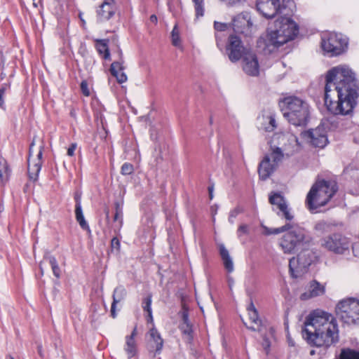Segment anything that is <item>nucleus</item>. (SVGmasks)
<instances>
[{
  "instance_id": "nucleus-1",
  "label": "nucleus",
  "mask_w": 359,
  "mask_h": 359,
  "mask_svg": "<svg viewBox=\"0 0 359 359\" xmlns=\"http://www.w3.org/2000/svg\"><path fill=\"white\" fill-rule=\"evenodd\" d=\"M325 104L334 115H348L357 104L359 83L355 73L346 65L334 67L325 77Z\"/></svg>"
},
{
  "instance_id": "nucleus-2",
  "label": "nucleus",
  "mask_w": 359,
  "mask_h": 359,
  "mask_svg": "<svg viewBox=\"0 0 359 359\" xmlns=\"http://www.w3.org/2000/svg\"><path fill=\"white\" fill-rule=\"evenodd\" d=\"M302 336L310 346L327 350L339 341L337 321L327 312L313 311L306 317Z\"/></svg>"
},
{
  "instance_id": "nucleus-3",
  "label": "nucleus",
  "mask_w": 359,
  "mask_h": 359,
  "mask_svg": "<svg viewBox=\"0 0 359 359\" xmlns=\"http://www.w3.org/2000/svg\"><path fill=\"white\" fill-rule=\"evenodd\" d=\"M290 16L282 15L278 18L274 22V28H269L267 33L257 39V46L270 53L293 40L299 33V27Z\"/></svg>"
},
{
  "instance_id": "nucleus-4",
  "label": "nucleus",
  "mask_w": 359,
  "mask_h": 359,
  "mask_svg": "<svg viewBox=\"0 0 359 359\" xmlns=\"http://www.w3.org/2000/svg\"><path fill=\"white\" fill-rule=\"evenodd\" d=\"M281 111L288 122L295 126H306L309 122V105L296 96L285 97L282 101Z\"/></svg>"
},
{
  "instance_id": "nucleus-5",
  "label": "nucleus",
  "mask_w": 359,
  "mask_h": 359,
  "mask_svg": "<svg viewBox=\"0 0 359 359\" xmlns=\"http://www.w3.org/2000/svg\"><path fill=\"white\" fill-rule=\"evenodd\" d=\"M311 240V237L304 228L290 224V229L280 238L279 245L285 254L291 255L302 248L309 247Z\"/></svg>"
},
{
  "instance_id": "nucleus-6",
  "label": "nucleus",
  "mask_w": 359,
  "mask_h": 359,
  "mask_svg": "<svg viewBox=\"0 0 359 359\" xmlns=\"http://www.w3.org/2000/svg\"><path fill=\"white\" fill-rule=\"evenodd\" d=\"M257 11L266 18H274L277 14L292 15L295 7L292 0H257Z\"/></svg>"
},
{
  "instance_id": "nucleus-7",
  "label": "nucleus",
  "mask_w": 359,
  "mask_h": 359,
  "mask_svg": "<svg viewBox=\"0 0 359 359\" xmlns=\"http://www.w3.org/2000/svg\"><path fill=\"white\" fill-rule=\"evenodd\" d=\"M297 257H293L289 261V271L292 278H299L307 273L309 267L317 261L318 256L316 252L308 247L300 249Z\"/></svg>"
},
{
  "instance_id": "nucleus-8",
  "label": "nucleus",
  "mask_w": 359,
  "mask_h": 359,
  "mask_svg": "<svg viewBox=\"0 0 359 359\" xmlns=\"http://www.w3.org/2000/svg\"><path fill=\"white\" fill-rule=\"evenodd\" d=\"M338 189V184L335 181L318 178L309 191L305 202H329Z\"/></svg>"
},
{
  "instance_id": "nucleus-9",
  "label": "nucleus",
  "mask_w": 359,
  "mask_h": 359,
  "mask_svg": "<svg viewBox=\"0 0 359 359\" xmlns=\"http://www.w3.org/2000/svg\"><path fill=\"white\" fill-rule=\"evenodd\" d=\"M335 311L343 323L356 324L359 320V299L354 297L342 299L337 304Z\"/></svg>"
},
{
  "instance_id": "nucleus-10",
  "label": "nucleus",
  "mask_w": 359,
  "mask_h": 359,
  "mask_svg": "<svg viewBox=\"0 0 359 359\" xmlns=\"http://www.w3.org/2000/svg\"><path fill=\"white\" fill-rule=\"evenodd\" d=\"M348 39L341 34L330 33L322 38L321 47L330 56H337L345 53L348 48Z\"/></svg>"
},
{
  "instance_id": "nucleus-11",
  "label": "nucleus",
  "mask_w": 359,
  "mask_h": 359,
  "mask_svg": "<svg viewBox=\"0 0 359 359\" xmlns=\"http://www.w3.org/2000/svg\"><path fill=\"white\" fill-rule=\"evenodd\" d=\"M146 339V348L150 357L155 358L156 355L161 353L164 340L155 326L151 327L147 332Z\"/></svg>"
},
{
  "instance_id": "nucleus-12",
  "label": "nucleus",
  "mask_w": 359,
  "mask_h": 359,
  "mask_svg": "<svg viewBox=\"0 0 359 359\" xmlns=\"http://www.w3.org/2000/svg\"><path fill=\"white\" fill-rule=\"evenodd\" d=\"M244 47L241 39L233 34H231L228 38V43L226 46V51L229 60L232 62H236L241 59V57L249 51Z\"/></svg>"
},
{
  "instance_id": "nucleus-13",
  "label": "nucleus",
  "mask_w": 359,
  "mask_h": 359,
  "mask_svg": "<svg viewBox=\"0 0 359 359\" xmlns=\"http://www.w3.org/2000/svg\"><path fill=\"white\" fill-rule=\"evenodd\" d=\"M323 245L329 250L344 254L349 248V241L341 233H333L324 239Z\"/></svg>"
},
{
  "instance_id": "nucleus-14",
  "label": "nucleus",
  "mask_w": 359,
  "mask_h": 359,
  "mask_svg": "<svg viewBox=\"0 0 359 359\" xmlns=\"http://www.w3.org/2000/svg\"><path fill=\"white\" fill-rule=\"evenodd\" d=\"M243 72L248 76H257L259 74V63L257 54L250 50L241 57Z\"/></svg>"
},
{
  "instance_id": "nucleus-15",
  "label": "nucleus",
  "mask_w": 359,
  "mask_h": 359,
  "mask_svg": "<svg viewBox=\"0 0 359 359\" xmlns=\"http://www.w3.org/2000/svg\"><path fill=\"white\" fill-rule=\"evenodd\" d=\"M252 25L251 15L248 12H242L232 20V27L234 32L246 36L251 34Z\"/></svg>"
},
{
  "instance_id": "nucleus-16",
  "label": "nucleus",
  "mask_w": 359,
  "mask_h": 359,
  "mask_svg": "<svg viewBox=\"0 0 359 359\" xmlns=\"http://www.w3.org/2000/svg\"><path fill=\"white\" fill-rule=\"evenodd\" d=\"M304 137L307 138L315 147L323 148L328 142L325 130L322 128L311 129L304 133Z\"/></svg>"
},
{
  "instance_id": "nucleus-17",
  "label": "nucleus",
  "mask_w": 359,
  "mask_h": 359,
  "mask_svg": "<svg viewBox=\"0 0 359 359\" xmlns=\"http://www.w3.org/2000/svg\"><path fill=\"white\" fill-rule=\"evenodd\" d=\"M118 60L111 63L110 67V72L111 75L116 77L118 83H123L127 81V76L123 72L124 69V60L121 50H118Z\"/></svg>"
},
{
  "instance_id": "nucleus-18",
  "label": "nucleus",
  "mask_w": 359,
  "mask_h": 359,
  "mask_svg": "<svg viewBox=\"0 0 359 359\" xmlns=\"http://www.w3.org/2000/svg\"><path fill=\"white\" fill-rule=\"evenodd\" d=\"M325 287L316 280H311L309 284V289L306 292H303L300 295V299L302 301L309 300L311 298L316 297L324 294Z\"/></svg>"
},
{
  "instance_id": "nucleus-19",
  "label": "nucleus",
  "mask_w": 359,
  "mask_h": 359,
  "mask_svg": "<svg viewBox=\"0 0 359 359\" xmlns=\"http://www.w3.org/2000/svg\"><path fill=\"white\" fill-rule=\"evenodd\" d=\"M116 4L102 3L97 10L98 22H104L110 20L116 13Z\"/></svg>"
},
{
  "instance_id": "nucleus-20",
  "label": "nucleus",
  "mask_w": 359,
  "mask_h": 359,
  "mask_svg": "<svg viewBox=\"0 0 359 359\" xmlns=\"http://www.w3.org/2000/svg\"><path fill=\"white\" fill-rule=\"evenodd\" d=\"M276 168L277 167L273 163H271L269 155H266L258 167V173L260 179L266 180Z\"/></svg>"
},
{
  "instance_id": "nucleus-21",
  "label": "nucleus",
  "mask_w": 359,
  "mask_h": 359,
  "mask_svg": "<svg viewBox=\"0 0 359 359\" xmlns=\"http://www.w3.org/2000/svg\"><path fill=\"white\" fill-rule=\"evenodd\" d=\"M126 296H127V291H126V288L124 287V286L118 285L114 290L113 294H112L113 301L111 303V311H110L111 316L113 318H115L117 316V313L116 311V304L118 303L121 302V301L124 300L125 298L126 297Z\"/></svg>"
},
{
  "instance_id": "nucleus-22",
  "label": "nucleus",
  "mask_w": 359,
  "mask_h": 359,
  "mask_svg": "<svg viewBox=\"0 0 359 359\" xmlns=\"http://www.w3.org/2000/svg\"><path fill=\"white\" fill-rule=\"evenodd\" d=\"M219 252L223 262L224 266L228 273H231L234 270L233 262L228 250L223 243L219 245Z\"/></svg>"
},
{
  "instance_id": "nucleus-23",
  "label": "nucleus",
  "mask_w": 359,
  "mask_h": 359,
  "mask_svg": "<svg viewBox=\"0 0 359 359\" xmlns=\"http://www.w3.org/2000/svg\"><path fill=\"white\" fill-rule=\"evenodd\" d=\"M276 205V208L273 207V210L277 211V214L280 217L285 218L287 220H292L293 219V215L291 212V208L288 207L287 203H271Z\"/></svg>"
},
{
  "instance_id": "nucleus-24",
  "label": "nucleus",
  "mask_w": 359,
  "mask_h": 359,
  "mask_svg": "<svg viewBox=\"0 0 359 359\" xmlns=\"http://www.w3.org/2000/svg\"><path fill=\"white\" fill-rule=\"evenodd\" d=\"M75 218L83 230L90 231V226L85 219L83 209L81 203H76L75 206Z\"/></svg>"
},
{
  "instance_id": "nucleus-25",
  "label": "nucleus",
  "mask_w": 359,
  "mask_h": 359,
  "mask_svg": "<svg viewBox=\"0 0 359 359\" xmlns=\"http://www.w3.org/2000/svg\"><path fill=\"white\" fill-rule=\"evenodd\" d=\"M107 43L108 41L105 39L96 40V49L104 60H110L111 57Z\"/></svg>"
},
{
  "instance_id": "nucleus-26",
  "label": "nucleus",
  "mask_w": 359,
  "mask_h": 359,
  "mask_svg": "<svg viewBox=\"0 0 359 359\" xmlns=\"http://www.w3.org/2000/svg\"><path fill=\"white\" fill-rule=\"evenodd\" d=\"M42 162H34L31 163L29 158H28V175L30 180L35 181L38 178L39 173L41 168Z\"/></svg>"
},
{
  "instance_id": "nucleus-27",
  "label": "nucleus",
  "mask_w": 359,
  "mask_h": 359,
  "mask_svg": "<svg viewBox=\"0 0 359 359\" xmlns=\"http://www.w3.org/2000/svg\"><path fill=\"white\" fill-rule=\"evenodd\" d=\"M124 351L127 353L128 358L132 359L137 353V348L135 339L126 337V345Z\"/></svg>"
},
{
  "instance_id": "nucleus-28",
  "label": "nucleus",
  "mask_w": 359,
  "mask_h": 359,
  "mask_svg": "<svg viewBox=\"0 0 359 359\" xmlns=\"http://www.w3.org/2000/svg\"><path fill=\"white\" fill-rule=\"evenodd\" d=\"M229 27H230V25L227 23L219 22H217V21L214 22V29L216 32L215 36V40H216L217 46H219V44L222 41L221 36L218 32H225L226 30H227L229 29Z\"/></svg>"
},
{
  "instance_id": "nucleus-29",
  "label": "nucleus",
  "mask_w": 359,
  "mask_h": 359,
  "mask_svg": "<svg viewBox=\"0 0 359 359\" xmlns=\"http://www.w3.org/2000/svg\"><path fill=\"white\" fill-rule=\"evenodd\" d=\"M11 170L6 161L4 158L0 159V181L2 184L8 180Z\"/></svg>"
},
{
  "instance_id": "nucleus-30",
  "label": "nucleus",
  "mask_w": 359,
  "mask_h": 359,
  "mask_svg": "<svg viewBox=\"0 0 359 359\" xmlns=\"http://www.w3.org/2000/svg\"><path fill=\"white\" fill-rule=\"evenodd\" d=\"M339 359H359V351L350 348H342Z\"/></svg>"
},
{
  "instance_id": "nucleus-31",
  "label": "nucleus",
  "mask_w": 359,
  "mask_h": 359,
  "mask_svg": "<svg viewBox=\"0 0 359 359\" xmlns=\"http://www.w3.org/2000/svg\"><path fill=\"white\" fill-rule=\"evenodd\" d=\"M269 157L270 159H272V163L277 167L278 164L283 159L284 154L280 147H276L272 149Z\"/></svg>"
},
{
  "instance_id": "nucleus-32",
  "label": "nucleus",
  "mask_w": 359,
  "mask_h": 359,
  "mask_svg": "<svg viewBox=\"0 0 359 359\" xmlns=\"http://www.w3.org/2000/svg\"><path fill=\"white\" fill-rule=\"evenodd\" d=\"M265 123H263V127L265 131L272 132L273 131L277 126L274 116L270 115L266 117H264Z\"/></svg>"
},
{
  "instance_id": "nucleus-33",
  "label": "nucleus",
  "mask_w": 359,
  "mask_h": 359,
  "mask_svg": "<svg viewBox=\"0 0 359 359\" xmlns=\"http://www.w3.org/2000/svg\"><path fill=\"white\" fill-rule=\"evenodd\" d=\"M290 224L287 223L285 225L278 227V228H269L265 226L264 228V233L266 236L272 235V234H278L280 233L285 232L286 230L290 229Z\"/></svg>"
},
{
  "instance_id": "nucleus-34",
  "label": "nucleus",
  "mask_w": 359,
  "mask_h": 359,
  "mask_svg": "<svg viewBox=\"0 0 359 359\" xmlns=\"http://www.w3.org/2000/svg\"><path fill=\"white\" fill-rule=\"evenodd\" d=\"M327 203H306L307 209L312 214L325 212L326 211L325 205Z\"/></svg>"
},
{
  "instance_id": "nucleus-35",
  "label": "nucleus",
  "mask_w": 359,
  "mask_h": 359,
  "mask_svg": "<svg viewBox=\"0 0 359 359\" xmlns=\"http://www.w3.org/2000/svg\"><path fill=\"white\" fill-rule=\"evenodd\" d=\"M51 266L53 275L57 278H60L61 271L59 267L57 261L54 256L50 255L46 258Z\"/></svg>"
},
{
  "instance_id": "nucleus-36",
  "label": "nucleus",
  "mask_w": 359,
  "mask_h": 359,
  "mask_svg": "<svg viewBox=\"0 0 359 359\" xmlns=\"http://www.w3.org/2000/svg\"><path fill=\"white\" fill-rule=\"evenodd\" d=\"M171 41L172 44L175 47H180L181 45V40L180 36V31L177 25H175L171 32Z\"/></svg>"
},
{
  "instance_id": "nucleus-37",
  "label": "nucleus",
  "mask_w": 359,
  "mask_h": 359,
  "mask_svg": "<svg viewBox=\"0 0 359 359\" xmlns=\"http://www.w3.org/2000/svg\"><path fill=\"white\" fill-rule=\"evenodd\" d=\"M197 18L204 15V0H193Z\"/></svg>"
},
{
  "instance_id": "nucleus-38",
  "label": "nucleus",
  "mask_w": 359,
  "mask_h": 359,
  "mask_svg": "<svg viewBox=\"0 0 359 359\" xmlns=\"http://www.w3.org/2000/svg\"><path fill=\"white\" fill-rule=\"evenodd\" d=\"M179 315H180L182 319L180 324H191L189 320V308L185 304L182 305V311H180Z\"/></svg>"
},
{
  "instance_id": "nucleus-39",
  "label": "nucleus",
  "mask_w": 359,
  "mask_h": 359,
  "mask_svg": "<svg viewBox=\"0 0 359 359\" xmlns=\"http://www.w3.org/2000/svg\"><path fill=\"white\" fill-rule=\"evenodd\" d=\"M179 329L184 335L189 336L191 339L193 338V325L192 324H180Z\"/></svg>"
},
{
  "instance_id": "nucleus-40",
  "label": "nucleus",
  "mask_w": 359,
  "mask_h": 359,
  "mask_svg": "<svg viewBox=\"0 0 359 359\" xmlns=\"http://www.w3.org/2000/svg\"><path fill=\"white\" fill-rule=\"evenodd\" d=\"M151 302H152V294H149L146 297L142 299V306L144 311H145L147 313L152 311Z\"/></svg>"
},
{
  "instance_id": "nucleus-41",
  "label": "nucleus",
  "mask_w": 359,
  "mask_h": 359,
  "mask_svg": "<svg viewBox=\"0 0 359 359\" xmlns=\"http://www.w3.org/2000/svg\"><path fill=\"white\" fill-rule=\"evenodd\" d=\"M244 212V208L241 205L236 206L233 210H231L229 216V222L231 224L234 223V219L240 214Z\"/></svg>"
},
{
  "instance_id": "nucleus-42",
  "label": "nucleus",
  "mask_w": 359,
  "mask_h": 359,
  "mask_svg": "<svg viewBox=\"0 0 359 359\" xmlns=\"http://www.w3.org/2000/svg\"><path fill=\"white\" fill-rule=\"evenodd\" d=\"M123 203H115V214L114 216V220L116 221L119 219H121L122 222V217H123Z\"/></svg>"
},
{
  "instance_id": "nucleus-43",
  "label": "nucleus",
  "mask_w": 359,
  "mask_h": 359,
  "mask_svg": "<svg viewBox=\"0 0 359 359\" xmlns=\"http://www.w3.org/2000/svg\"><path fill=\"white\" fill-rule=\"evenodd\" d=\"M262 346L266 355H269L271 348V341L266 334L262 337Z\"/></svg>"
},
{
  "instance_id": "nucleus-44",
  "label": "nucleus",
  "mask_w": 359,
  "mask_h": 359,
  "mask_svg": "<svg viewBox=\"0 0 359 359\" xmlns=\"http://www.w3.org/2000/svg\"><path fill=\"white\" fill-rule=\"evenodd\" d=\"M269 202H285L284 197L280 193H271L269 196Z\"/></svg>"
},
{
  "instance_id": "nucleus-45",
  "label": "nucleus",
  "mask_w": 359,
  "mask_h": 359,
  "mask_svg": "<svg viewBox=\"0 0 359 359\" xmlns=\"http://www.w3.org/2000/svg\"><path fill=\"white\" fill-rule=\"evenodd\" d=\"M133 165L129 163H125L121 166V173L124 175H130L133 172Z\"/></svg>"
},
{
  "instance_id": "nucleus-46",
  "label": "nucleus",
  "mask_w": 359,
  "mask_h": 359,
  "mask_svg": "<svg viewBox=\"0 0 359 359\" xmlns=\"http://www.w3.org/2000/svg\"><path fill=\"white\" fill-rule=\"evenodd\" d=\"M250 320L255 324H261L262 320L259 319V313L257 309H255V311L248 313Z\"/></svg>"
},
{
  "instance_id": "nucleus-47",
  "label": "nucleus",
  "mask_w": 359,
  "mask_h": 359,
  "mask_svg": "<svg viewBox=\"0 0 359 359\" xmlns=\"http://www.w3.org/2000/svg\"><path fill=\"white\" fill-rule=\"evenodd\" d=\"M81 90L83 95L88 97L90 95V92L88 88V82L86 80L81 81Z\"/></svg>"
},
{
  "instance_id": "nucleus-48",
  "label": "nucleus",
  "mask_w": 359,
  "mask_h": 359,
  "mask_svg": "<svg viewBox=\"0 0 359 359\" xmlns=\"http://www.w3.org/2000/svg\"><path fill=\"white\" fill-rule=\"evenodd\" d=\"M249 233V227L247 224H241L238 226L237 229V236L238 237H241L243 234H248Z\"/></svg>"
},
{
  "instance_id": "nucleus-49",
  "label": "nucleus",
  "mask_w": 359,
  "mask_h": 359,
  "mask_svg": "<svg viewBox=\"0 0 359 359\" xmlns=\"http://www.w3.org/2000/svg\"><path fill=\"white\" fill-rule=\"evenodd\" d=\"M111 247L112 250H116L117 252L120 250L121 243L118 238L114 237L111 241Z\"/></svg>"
},
{
  "instance_id": "nucleus-50",
  "label": "nucleus",
  "mask_w": 359,
  "mask_h": 359,
  "mask_svg": "<svg viewBox=\"0 0 359 359\" xmlns=\"http://www.w3.org/2000/svg\"><path fill=\"white\" fill-rule=\"evenodd\" d=\"M157 151H158V153L157 154V155L156 156V163H158L160 161H161L163 160V156L161 155V148L160 146L155 147V151L156 152Z\"/></svg>"
},
{
  "instance_id": "nucleus-51",
  "label": "nucleus",
  "mask_w": 359,
  "mask_h": 359,
  "mask_svg": "<svg viewBox=\"0 0 359 359\" xmlns=\"http://www.w3.org/2000/svg\"><path fill=\"white\" fill-rule=\"evenodd\" d=\"M76 148V144L72 143L71 146L67 149V155L69 156H72L74 154V151Z\"/></svg>"
},
{
  "instance_id": "nucleus-52",
  "label": "nucleus",
  "mask_w": 359,
  "mask_h": 359,
  "mask_svg": "<svg viewBox=\"0 0 359 359\" xmlns=\"http://www.w3.org/2000/svg\"><path fill=\"white\" fill-rule=\"evenodd\" d=\"M146 320L148 324H151L152 327L155 326L154 323L153 314L152 311L147 312V315L146 316Z\"/></svg>"
},
{
  "instance_id": "nucleus-53",
  "label": "nucleus",
  "mask_w": 359,
  "mask_h": 359,
  "mask_svg": "<svg viewBox=\"0 0 359 359\" xmlns=\"http://www.w3.org/2000/svg\"><path fill=\"white\" fill-rule=\"evenodd\" d=\"M255 309H256V307L254 305L252 299L250 298V304H249V305L247 307V310H248V313H250V312L255 311Z\"/></svg>"
},
{
  "instance_id": "nucleus-54",
  "label": "nucleus",
  "mask_w": 359,
  "mask_h": 359,
  "mask_svg": "<svg viewBox=\"0 0 359 359\" xmlns=\"http://www.w3.org/2000/svg\"><path fill=\"white\" fill-rule=\"evenodd\" d=\"M217 209H218V205L217 204H215L214 205L211 206V208H210V212H211V215L212 216L213 221L215 220V216L217 214Z\"/></svg>"
},
{
  "instance_id": "nucleus-55",
  "label": "nucleus",
  "mask_w": 359,
  "mask_h": 359,
  "mask_svg": "<svg viewBox=\"0 0 359 359\" xmlns=\"http://www.w3.org/2000/svg\"><path fill=\"white\" fill-rule=\"evenodd\" d=\"M4 93H5V88H0V107L3 106V104L4 103V100L3 98Z\"/></svg>"
},
{
  "instance_id": "nucleus-56",
  "label": "nucleus",
  "mask_w": 359,
  "mask_h": 359,
  "mask_svg": "<svg viewBox=\"0 0 359 359\" xmlns=\"http://www.w3.org/2000/svg\"><path fill=\"white\" fill-rule=\"evenodd\" d=\"M137 327L135 326L134 327V329L133 330L131 334L130 335H127L126 337L127 338H129V339H135L136 335H137Z\"/></svg>"
},
{
  "instance_id": "nucleus-57",
  "label": "nucleus",
  "mask_w": 359,
  "mask_h": 359,
  "mask_svg": "<svg viewBox=\"0 0 359 359\" xmlns=\"http://www.w3.org/2000/svg\"><path fill=\"white\" fill-rule=\"evenodd\" d=\"M43 146H41L40 148V150L37 154V158L34 162H39V161L41 162V158H42V155H43Z\"/></svg>"
},
{
  "instance_id": "nucleus-58",
  "label": "nucleus",
  "mask_w": 359,
  "mask_h": 359,
  "mask_svg": "<svg viewBox=\"0 0 359 359\" xmlns=\"http://www.w3.org/2000/svg\"><path fill=\"white\" fill-rule=\"evenodd\" d=\"M287 343H288L289 346H291V347L295 346V342L292 339V337L290 336H289V335L287 336Z\"/></svg>"
},
{
  "instance_id": "nucleus-59",
  "label": "nucleus",
  "mask_w": 359,
  "mask_h": 359,
  "mask_svg": "<svg viewBox=\"0 0 359 359\" xmlns=\"http://www.w3.org/2000/svg\"><path fill=\"white\" fill-rule=\"evenodd\" d=\"M81 193L79 191H76L74 194V200L76 202H79L81 200Z\"/></svg>"
},
{
  "instance_id": "nucleus-60",
  "label": "nucleus",
  "mask_w": 359,
  "mask_h": 359,
  "mask_svg": "<svg viewBox=\"0 0 359 359\" xmlns=\"http://www.w3.org/2000/svg\"><path fill=\"white\" fill-rule=\"evenodd\" d=\"M149 20L151 22L154 24H156L158 22V19L156 15H151L149 18Z\"/></svg>"
},
{
  "instance_id": "nucleus-61",
  "label": "nucleus",
  "mask_w": 359,
  "mask_h": 359,
  "mask_svg": "<svg viewBox=\"0 0 359 359\" xmlns=\"http://www.w3.org/2000/svg\"><path fill=\"white\" fill-rule=\"evenodd\" d=\"M208 192H209V198L210 200H212L213 198V187H208Z\"/></svg>"
},
{
  "instance_id": "nucleus-62",
  "label": "nucleus",
  "mask_w": 359,
  "mask_h": 359,
  "mask_svg": "<svg viewBox=\"0 0 359 359\" xmlns=\"http://www.w3.org/2000/svg\"><path fill=\"white\" fill-rule=\"evenodd\" d=\"M34 139H33L32 143L29 145V157H30L32 152V147L34 146Z\"/></svg>"
},
{
  "instance_id": "nucleus-63",
  "label": "nucleus",
  "mask_w": 359,
  "mask_h": 359,
  "mask_svg": "<svg viewBox=\"0 0 359 359\" xmlns=\"http://www.w3.org/2000/svg\"><path fill=\"white\" fill-rule=\"evenodd\" d=\"M228 283H229V286L230 289H231V287L234 283L233 279L231 277H229Z\"/></svg>"
},
{
  "instance_id": "nucleus-64",
  "label": "nucleus",
  "mask_w": 359,
  "mask_h": 359,
  "mask_svg": "<svg viewBox=\"0 0 359 359\" xmlns=\"http://www.w3.org/2000/svg\"><path fill=\"white\" fill-rule=\"evenodd\" d=\"M150 136H151V138L153 140H156V135H155L154 133V130H151V133H150Z\"/></svg>"
}]
</instances>
